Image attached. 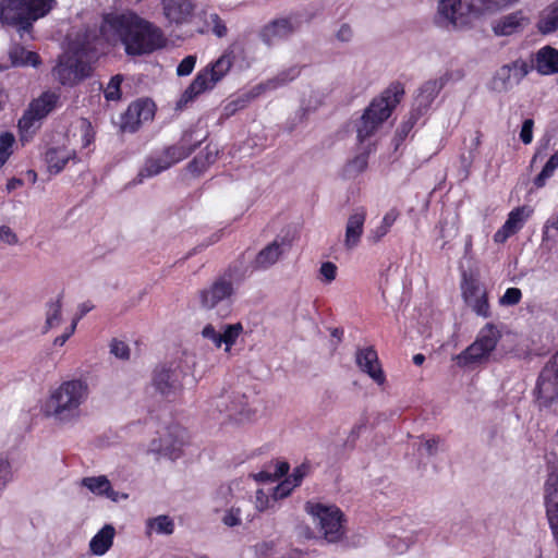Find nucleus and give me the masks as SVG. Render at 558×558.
I'll list each match as a JSON object with an SVG mask.
<instances>
[{"instance_id":"nucleus-31","label":"nucleus","mask_w":558,"mask_h":558,"mask_svg":"<svg viewBox=\"0 0 558 558\" xmlns=\"http://www.w3.org/2000/svg\"><path fill=\"white\" fill-rule=\"evenodd\" d=\"M490 353L486 351L480 342L474 341L464 351L458 354L454 360L459 366L465 367L481 363L488 359Z\"/></svg>"},{"instance_id":"nucleus-47","label":"nucleus","mask_w":558,"mask_h":558,"mask_svg":"<svg viewBox=\"0 0 558 558\" xmlns=\"http://www.w3.org/2000/svg\"><path fill=\"white\" fill-rule=\"evenodd\" d=\"M522 298V292L519 288H508L506 292L500 296L499 304L502 306L517 305Z\"/></svg>"},{"instance_id":"nucleus-9","label":"nucleus","mask_w":558,"mask_h":558,"mask_svg":"<svg viewBox=\"0 0 558 558\" xmlns=\"http://www.w3.org/2000/svg\"><path fill=\"white\" fill-rule=\"evenodd\" d=\"M193 148L184 141L166 148L165 150L148 157L138 172V182L146 178L158 175L179 161L185 159Z\"/></svg>"},{"instance_id":"nucleus-41","label":"nucleus","mask_w":558,"mask_h":558,"mask_svg":"<svg viewBox=\"0 0 558 558\" xmlns=\"http://www.w3.org/2000/svg\"><path fill=\"white\" fill-rule=\"evenodd\" d=\"M558 238V213L549 217L542 231L543 243L555 242Z\"/></svg>"},{"instance_id":"nucleus-64","label":"nucleus","mask_w":558,"mask_h":558,"mask_svg":"<svg viewBox=\"0 0 558 558\" xmlns=\"http://www.w3.org/2000/svg\"><path fill=\"white\" fill-rule=\"evenodd\" d=\"M549 173L554 174L556 169H558V154H554L548 161L545 163L544 168Z\"/></svg>"},{"instance_id":"nucleus-17","label":"nucleus","mask_w":558,"mask_h":558,"mask_svg":"<svg viewBox=\"0 0 558 558\" xmlns=\"http://www.w3.org/2000/svg\"><path fill=\"white\" fill-rule=\"evenodd\" d=\"M355 363L377 385L383 386L385 384L386 376L380 366L377 352L373 347L357 349L355 352Z\"/></svg>"},{"instance_id":"nucleus-50","label":"nucleus","mask_w":558,"mask_h":558,"mask_svg":"<svg viewBox=\"0 0 558 558\" xmlns=\"http://www.w3.org/2000/svg\"><path fill=\"white\" fill-rule=\"evenodd\" d=\"M110 352L118 359L128 360L130 357L129 345L121 340L113 339L110 343Z\"/></svg>"},{"instance_id":"nucleus-2","label":"nucleus","mask_w":558,"mask_h":558,"mask_svg":"<svg viewBox=\"0 0 558 558\" xmlns=\"http://www.w3.org/2000/svg\"><path fill=\"white\" fill-rule=\"evenodd\" d=\"M89 397L85 380L69 379L49 391L43 413L59 425L76 424L83 416V405Z\"/></svg>"},{"instance_id":"nucleus-15","label":"nucleus","mask_w":558,"mask_h":558,"mask_svg":"<svg viewBox=\"0 0 558 558\" xmlns=\"http://www.w3.org/2000/svg\"><path fill=\"white\" fill-rule=\"evenodd\" d=\"M183 377L184 372L179 366H162L155 371L154 387L167 398L174 397L183 389Z\"/></svg>"},{"instance_id":"nucleus-26","label":"nucleus","mask_w":558,"mask_h":558,"mask_svg":"<svg viewBox=\"0 0 558 558\" xmlns=\"http://www.w3.org/2000/svg\"><path fill=\"white\" fill-rule=\"evenodd\" d=\"M519 0H469V10L475 17L496 14Z\"/></svg>"},{"instance_id":"nucleus-3","label":"nucleus","mask_w":558,"mask_h":558,"mask_svg":"<svg viewBox=\"0 0 558 558\" xmlns=\"http://www.w3.org/2000/svg\"><path fill=\"white\" fill-rule=\"evenodd\" d=\"M56 0H0V22L29 32L33 23L46 16Z\"/></svg>"},{"instance_id":"nucleus-56","label":"nucleus","mask_w":558,"mask_h":558,"mask_svg":"<svg viewBox=\"0 0 558 558\" xmlns=\"http://www.w3.org/2000/svg\"><path fill=\"white\" fill-rule=\"evenodd\" d=\"M533 126L534 121L532 119H526L521 128L520 140L525 144H530L533 140Z\"/></svg>"},{"instance_id":"nucleus-27","label":"nucleus","mask_w":558,"mask_h":558,"mask_svg":"<svg viewBox=\"0 0 558 558\" xmlns=\"http://www.w3.org/2000/svg\"><path fill=\"white\" fill-rule=\"evenodd\" d=\"M286 251V243L283 240H275L266 247H264L255 258V267L259 269H267L275 265L283 255Z\"/></svg>"},{"instance_id":"nucleus-44","label":"nucleus","mask_w":558,"mask_h":558,"mask_svg":"<svg viewBox=\"0 0 558 558\" xmlns=\"http://www.w3.org/2000/svg\"><path fill=\"white\" fill-rule=\"evenodd\" d=\"M14 141V136L11 133L7 132L0 134V167H2L10 157Z\"/></svg>"},{"instance_id":"nucleus-14","label":"nucleus","mask_w":558,"mask_h":558,"mask_svg":"<svg viewBox=\"0 0 558 558\" xmlns=\"http://www.w3.org/2000/svg\"><path fill=\"white\" fill-rule=\"evenodd\" d=\"M242 332L243 326L240 323L221 325L219 329L211 324H207L202 329L201 335L204 339L210 341L215 348L223 347L225 352L229 353Z\"/></svg>"},{"instance_id":"nucleus-21","label":"nucleus","mask_w":558,"mask_h":558,"mask_svg":"<svg viewBox=\"0 0 558 558\" xmlns=\"http://www.w3.org/2000/svg\"><path fill=\"white\" fill-rule=\"evenodd\" d=\"M154 117V104L149 100H137L132 102L122 117V129L133 132L144 121Z\"/></svg>"},{"instance_id":"nucleus-30","label":"nucleus","mask_w":558,"mask_h":558,"mask_svg":"<svg viewBox=\"0 0 558 558\" xmlns=\"http://www.w3.org/2000/svg\"><path fill=\"white\" fill-rule=\"evenodd\" d=\"M300 74V71L296 68H289L280 73H278L276 76L260 83L254 88L255 95H260L264 92L268 90H275L277 88H280L288 83L295 80Z\"/></svg>"},{"instance_id":"nucleus-29","label":"nucleus","mask_w":558,"mask_h":558,"mask_svg":"<svg viewBox=\"0 0 558 558\" xmlns=\"http://www.w3.org/2000/svg\"><path fill=\"white\" fill-rule=\"evenodd\" d=\"M536 28L543 35L558 29V0H554L539 12Z\"/></svg>"},{"instance_id":"nucleus-13","label":"nucleus","mask_w":558,"mask_h":558,"mask_svg":"<svg viewBox=\"0 0 558 558\" xmlns=\"http://www.w3.org/2000/svg\"><path fill=\"white\" fill-rule=\"evenodd\" d=\"M530 72L525 61L517 60L510 64L502 65L495 73L490 87L497 93H505L517 86Z\"/></svg>"},{"instance_id":"nucleus-12","label":"nucleus","mask_w":558,"mask_h":558,"mask_svg":"<svg viewBox=\"0 0 558 558\" xmlns=\"http://www.w3.org/2000/svg\"><path fill=\"white\" fill-rule=\"evenodd\" d=\"M234 294L231 280L219 278L198 292L199 304L205 310H214L219 305L229 306Z\"/></svg>"},{"instance_id":"nucleus-58","label":"nucleus","mask_w":558,"mask_h":558,"mask_svg":"<svg viewBox=\"0 0 558 558\" xmlns=\"http://www.w3.org/2000/svg\"><path fill=\"white\" fill-rule=\"evenodd\" d=\"M296 534L298 537L303 538L305 541H310L315 538V532L314 530L308 526L307 524H300L296 526Z\"/></svg>"},{"instance_id":"nucleus-57","label":"nucleus","mask_w":558,"mask_h":558,"mask_svg":"<svg viewBox=\"0 0 558 558\" xmlns=\"http://www.w3.org/2000/svg\"><path fill=\"white\" fill-rule=\"evenodd\" d=\"M335 36L341 43H349L353 38V29L349 24H341Z\"/></svg>"},{"instance_id":"nucleus-55","label":"nucleus","mask_w":558,"mask_h":558,"mask_svg":"<svg viewBox=\"0 0 558 558\" xmlns=\"http://www.w3.org/2000/svg\"><path fill=\"white\" fill-rule=\"evenodd\" d=\"M367 167V157L359 155L348 163V171L350 173H360Z\"/></svg>"},{"instance_id":"nucleus-43","label":"nucleus","mask_w":558,"mask_h":558,"mask_svg":"<svg viewBox=\"0 0 558 558\" xmlns=\"http://www.w3.org/2000/svg\"><path fill=\"white\" fill-rule=\"evenodd\" d=\"M206 26L208 29H211V32L219 38L225 37L227 35V26L225 25L223 21L220 19V16L217 13H210L206 17Z\"/></svg>"},{"instance_id":"nucleus-36","label":"nucleus","mask_w":558,"mask_h":558,"mask_svg":"<svg viewBox=\"0 0 558 558\" xmlns=\"http://www.w3.org/2000/svg\"><path fill=\"white\" fill-rule=\"evenodd\" d=\"M399 216L400 213L398 209L391 208L388 210L383 217L380 225L371 231L368 236L369 241L378 243L389 232Z\"/></svg>"},{"instance_id":"nucleus-24","label":"nucleus","mask_w":558,"mask_h":558,"mask_svg":"<svg viewBox=\"0 0 558 558\" xmlns=\"http://www.w3.org/2000/svg\"><path fill=\"white\" fill-rule=\"evenodd\" d=\"M532 68L542 75L558 73V50L551 46L542 47L532 59Z\"/></svg>"},{"instance_id":"nucleus-37","label":"nucleus","mask_w":558,"mask_h":558,"mask_svg":"<svg viewBox=\"0 0 558 558\" xmlns=\"http://www.w3.org/2000/svg\"><path fill=\"white\" fill-rule=\"evenodd\" d=\"M442 87L444 82L438 80L428 81L423 84L416 98L418 106L427 108L437 97Z\"/></svg>"},{"instance_id":"nucleus-35","label":"nucleus","mask_w":558,"mask_h":558,"mask_svg":"<svg viewBox=\"0 0 558 558\" xmlns=\"http://www.w3.org/2000/svg\"><path fill=\"white\" fill-rule=\"evenodd\" d=\"M533 209L529 206H520L512 209L504 226L508 229L512 234L517 233L523 227L524 222L532 215Z\"/></svg>"},{"instance_id":"nucleus-20","label":"nucleus","mask_w":558,"mask_h":558,"mask_svg":"<svg viewBox=\"0 0 558 558\" xmlns=\"http://www.w3.org/2000/svg\"><path fill=\"white\" fill-rule=\"evenodd\" d=\"M462 295L465 303L482 317L489 316V304L486 290L474 280H465L462 286Z\"/></svg>"},{"instance_id":"nucleus-48","label":"nucleus","mask_w":558,"mask_h":558,"mask_svg":"<svg viewBox=\"0 0 558 558\" xmlns=\"http://www.w3.org/2000/svg\"><path fill=\"white\" fill-rule=\"evenodd\" d=\"M337 266L331 262H325L320 265L319 277L325 283H331L337 277Z\"/></svg>"},{"instance_id":"nucleus-51","label":"nucleus","mask_w":558,"mask_h":558,"mask_svg":"<svg viewBox=\"0 0 558 558\" xmlns=\"http://www.w3.org/2000/svg\"><path fill=\"white\" fill-rule=\"evenodd\" d=\"M482 133L480 131H475L470 138L469 144V157H468V163H472L476 157L477 150L482 144Z\"/></svg>"},{"instance_id":"nucleus-34","label":"nucleus","mask_w":558,"mask_h":558,"mask_svg":"<svg viewBox=\"0 0 558 558\" xmlns=\"http://www.w3.org/2000/svg\"><path fill=\"white\" fill-rule=\"evenodd\" d=\"M501 337V332L500 330L498 329L497 326H495L494 324H486L478 332L475 341L476 342H480V344L486 350L488 351L489 353H492L499 339Z\"/></svg>"},{"instance_id":"nucleus-61","label":"nucleus","mask_w":558,"mask_h":558,"mask_svg":"<svg viewBox=\"0 0 558 558\" xmlns=\"http://www.w3.org/2000/svg\"><path fill=\"white\" fill-rule=\"evenodd\" d=\"M513 235L506 227H502L494 234V241L496 243H504L507 241L509 236Z\"/></svg>"},{"instance_id":"nucleus-6","label":"nucleus","mask_w":558,"mask_h":558,"mask_svg":"<svg viewBox=\"0 0 558 558\" xmlns=\"http://www.w3.org/2000/svg\"><path fill=\"white\" fill-rule=\"evenodd\" d=\"M304 510L317 524L323 539L327 543L338 544L345 537L347 518L343 511L336 505L308 500L304 505Z\"/></svg>"},{"instance_id":"nucleus-45","label":"nucleus","mask_w":558,"mask_h":558,"mask_svg":"<svg viewBox=\"0 0 558 558\" xmlns=\"http://www.w3.org/2000/svg\"><path fill=\"white\" fill-rule=\"evenodd\" d=\"M123 81L122 75L117 74L109 81L107 87L105 88V97L107 100H118L120 99V87Z\"/></svg>"},{"instance_id":"nucleus-52","label":"nucleus","mask_w":558,"mask_h":558,"mask_svg":"<svg viewBox=\"0 0 558 558\" xmlns=\"http://www.w3.org/2000/svg\"><path fill=\"white\" fill-rule=\"evenodd\" d=\"M13 472L8 460L0 458V487H4L11 483Z\"/></svg>"},{"instance_id":"nucleus-49","label":"nucleus","mask_w":558,"mask_h":558,"mask_svg":"<svg viewBox=\"0 0 558 558\" xmlns=\"http://www.w3.org/2000/svg\"><path fill=\"white\" fill-rule=\"evenodd\" d=\"M439 444V438L427 439L418 446L417 452L420 456L433 457L438 452Z\"/></svg>"},{"instance_id":"nucleus-33","label":"nucleus","mask_w":558,"mask_h":558,"mask_svg":"<svg viewBox=\"0 0 558 558\" xmlns=\"http://www.w3.org/2000/svg\"><path fill=\"white\" fill-rule=\"evenodd\" d=\"M10 60L16 66H37L40 62L39 56L36 52L27 51L22 46H13L9 52Z\"/></svg>"},{"instance_id":"nucleus-7","label":"nucleus","mask_w":558,"mask_h":558,"mask_svg":"<svg viewBox=\"0 0 558 558\" xmlns=\"http://www.w3.org/2000/svg\"><path fill=\"white\" fill-rule=\"evenodd\" d=\"M232 64V53H222L214 63L198 72L192 84L184 92L181 101L187 102L201 93L211 89L230 71Z\"/></svg>"},{"instance_id":"nucleus-28","label":"nucleus","mask_w":558,"mask_h":558,"mask_svg":"<svg viewBox=\"0 0 558 558\" xmlns=\"http://www.w3.org/2000/svg\"><path fill=\"white\" fill-rule=\"evenodd\" d=\"M116 530L111 524L104 525L90 539L89 550L96 556L105 555L112 546Z\"/></svg>"},{"instance_id":"nucleus-62","label":"nucleus","mask_w":558,"mask_h":558,"mask_svg":"<svg viewBox=\"0 0 558 558\" xmlns=\"http://www.w3.org/2000/svg\"><path fill=\"white\" fill-rule=\"evenodd\" d=\"M240 522H241V520L239 518V514L234 513L233 511L228 512L223 517V523L228 526H235V525L240 524Z\"/></svg>"},{"instance_id":"nucleus-60","label":"nucleus","mask_w":558,"mask_h":558,"mask_svg":"<svg viewBox=\"0 0 558 558\" xmlns=\"http://www.w3.org/2000/svg\"><path fill=\"white\" fill-rule=\"evenodd\" d=\"M75 328H76V320H73L71 326L66 329V331L63 335H61L54 339V344L62 347L68 341V339L74 333Z\"/></svg>"},{"instance_id":"nucleus-25","label":"nucleus","mask_w":558,"mask_h":558,"mask_svg":"<svg viewBox=\"0 0 558 558\" xmlns=\"http://www.w3.org/2000/svg\"><path fill=\"white\" fill-rule=\"evenodd\" d=\"M365 220L366 211L365 209L362 208L356 209L349 216L344 235V246L348 250L354 248L360 243L361 236L364 231Z\"/></svg>"},{"instance_id":"nucleus-63","label":"nucleus","mask_w":558,"mask_h":558,"mask_svg":"<svg viewBox=\"0 0 558 558\" xmlns=\"http://www.w3.org/2000/svg\"><path fill=\"white\" fill-rule=\"evenodd\" d=\"M553 174L546 171L545 169H542L539 174L535 178L534 184L536 187H543L546 184V181L551 177Z\"/></svg>"},{"instance_id":"nucleus-53","label":"nucleus","mask_w":558,"mask_h":558,"mask_svg":"<svg viewBox=\"0 0 558 558\" xmlns=\"http://www.w3.org/2000/svg\"><path fill=\"white\" fill-rule=\"evenodd\" d=\"M196 63V57L195 56H187L185 57L178 65L177 68V74L179 76H186L191 74L194 70Z\"/></svg>"},{"instance_id":"nucleus-46","label":"nucleus","mask_w":558,"mask_h":558,"mask_svg":"<svg viewBox=\"0 0 558 558\" xmlns=\"http://www.w3.org/2000/svg\"><path fill=\"white\" fill-rule=\"evenodd\" d=\"M83 488H111L112 482L106 475L84 477L81 482Z\"/></svg>"},{"instance_id":"nucleus-22","label":"nucleus","mask_w":558,"mask_h":558,"mask_svg":"<svg viewBox=\"0 0 558 558\" xmlns=\"http://www.w3.org/2000/svg\"><path fill=\"white\" fill-rule=\"evenodd\" d=\"M290 471V464L282 459H272L266 462L262 470L256 473L248 474L256 485H271L282 482L283 476Z\"/></svg>"},{"instance_id":"nucleus-4","label":"nucleus","mask_w":558,"mask_h":558,"mask_svg":"<svg viewBox=\"0 0 558 558\" xmlns=\"http://www.w3.org/2000/svg\"><path fill=\"white\" fill-rule=\"evenodd\" d=\"M403 95L400 86L386 89L379 97L373 99L356 121L355 129L360 142L371 137L380 125L390 117Z\"/></svg>"},{"instance_id":"nucleus-16","label":"nucleus","mask_w":558,"mask_h":558,"mask_svg":"<svg viewBox=\"0 0 558 558\" xmlns=\"http://www.w3.org/2000/svg\"><path fill=\"white\" fill-rule=\"evenodd\" d=\"M468 7L469 0H438V17L454 27L464 26L471 17H475Z\"/></svg>"},{"instance_id":"nucleus-54","label":"nucleus","mask_w":558,"mask_h":558,"mask_svg":"<svg viewBox=\"0 0 558 558\" xmlns=\"http://www.w3.org/2000/svg\"><path fill=\"white\" fill-rule=\"evenodd\" d=\"M19 242L17 235L14 231L8 226L0 227V243L7 245H15Z\"/></svg>"},{"instance_id":"nucleus-42","label":"nucleus","mask_w":558,"mask_h":558,"mask_svg":"<svg viewBox=\"0 0 558 558\" xmlns=\"http://www.w3.org/2000/svg\"><path fill=\"white\" fill-rule=\"evenodd\" d=\"M75 129L80 131L82 147L85 148L89 146L94 141L92 123L87 119L81 118L76 121Z\"/></svg>"},{"instance_id":"nucleus-1","label":"nucleus","mask_w":558,"mask_h":558,"mask_svg":"<svg viewBox=\"0 0 558 558\" xmlns=\"http://www.w3.org/2000/svg\"><path fill=\"white\" fill-rule=\"evenodd\" d=\"M100 34L108 43L123 44L131 56L150 53L165 45L161 29L133 12L104 15Z\"/></svg>"},{"instance_id":"nucleus-32","label":"nucleus","mask_w":558,"mask_h":558,"mask_svg":"<svg viewBox=\"0 0 558 558\" xmlns=\"http://www.w3.org/2000/svg\"><path fill=\"white\" fill-rule=\"evenodd\" d=\"M312 473V464L307 461L295 466L291 473L283 476L282 482L276 488H296L303 484L305 477Z\"/></svg>"},{"instance_id":"nucleus-8","label":"nucleus","mask_w":558,"mask_h":558,"mask_svg":"<svg viewBox=\"0 0 558 558\" xmlns=\"http://www.w3.org/2000/svg\"><path fill=\"white\" fill-rule=\"evenodd\" d=\"M187 433L181 426H171L153 439L147 452L155 456L156 460L168 459L175 461L183 454V448L187 444Z\"/></svg>"},{"instance_id":"nucleus-23","label":"nucleus","mask_w":558,"mask_h":558,"mask_svg":"<svg viewBox=\"0 0 558 558\" xmlns=\"http://www.w3.org/2000/svg\"><path fill=\"white\" fill-rule=\"evenodd\" d=\"M76 159V150L69 147L66 144L49 147L45 155L44 160L47 171L50 174L60 173L70 160Z\"/></svg>"},{"instance_id":"nucleus-40","label":"nucleus","mask_w":558,"mask_h":558,"mask_svg":"<svg viewBox=\"0 0 558 558\" xmlns=\"http://www.w3.org/2000/svg\"><path fill=\"white\" fill-rule=\"evenodd\" d=\"M62 303L60 299L51 300L46 305L45 331L57 327L61 322Z\"/></svg>"},{"instance_id":"nucleus-5","label":"nucleus","mask_w":558,"mask_h":558,"mask_svg":"<svg viewBox=\"0 0 558 558\" xmlns=\"http://www.w3.org/2000/svg\"><path fill=\"white\" fill-rule=\"evenodd\" d=\"M96 37L85 33L82 38H77L71 46L73 56L66 53L62 56L59 63L53 69V75L63 85H72L88 76L90 65L83 57L95 49L93 40Z\"/></svg>"},{"instance_id":"nucleus-10","label":"nucleus","mask_w":558,"mask_h":558,"mask_svg":"<svg viewBox=\"0 0 558 558\" xmlns=\"http://www.w3.org/2000/svg\"><path fill=\"white\" fill-rule=\"evenodd\" d=\"M537 403L541 409L558 408V352L541 372L537 385Z\"/></svg>"},{"instance_id":"nucleus-38","label":"nucleus","mask_w":558,"mask_h":558,"mask_svg":"<svg viewBox=\"0 0 558 558\" xmlns=\"http://www.w3.org/2000/svg\"><path fill=\"white\" fill-rule=\"evenodd\" d=\"M218 151L215 147L207 146L202 150L190 163L191 171L195 173L203 172L209 165L214 163L217 159Z\"/></svg>"},{"instance_id":"nucleus-39","label":"nucleus","mask_w":558,"mask_h":558,"mask_svg":"<svg viewBox=\"0 0 558 558\" xmlns=\"http://www.w3.org/2000/svg\"><path fill=\"white\" fill-rule=\"evenodd\" d=\"M147 534L155 531L157 534L171 535L174 532V522L169 515H157L146 521Z\"/></svg>"},{"instance_id":"nucleus-59","label":"nucleus","mask_w":558,"mask_h":558,"mask_svg":"<svg viewBox=\"0 0 558 558\" xmlns=\"http://www.w3.org/2000/svg\"><path fill=\"white\" fill-rule=\"evenodd\" d=\"M256 507L259 511H263L269 507V497L265 494V490H256Z\"/></svg>"},{"instance_id":"nucleus-18","label":"nucleus","mask_w":558,"mask_h":558,"mask_svg":"<svg viewBox=\"0 0 558 558\" xmlns=\"http://www.w3.org/2000/svg\"><path fill=\"white\" fill-rule=\"evenodd\" d=\"M299 28L296 20L291 17L277 19L266 24L260 31V39L268 46L290 37Z\"/></svg>"},{"instance_id":"nucleus-11","label":"nucleus","mask_w":558,"mask_h":558,"mask_svg":"<svg viewBox=\"0 0 558 558\" xmlns=\"http://www.w3.org/2000/svg\"><path fill=\"white\" fill-rule=\"evenodd\" d=\"M59 94L56 92H44L38 98L34 99L26 112L19 121L22 131L27 132L36 126V123L46 118L59 104Z\"/></svg>"},{"instance_id":"nucleus-19","label":"nucleus","mask_w":558,"mask_h":558,"mask_svg":"<svg viewBox=\"0 0 558 558\" xmlns=\"http://www.w3.org/2000/svg\"><path fill=\"white\" fill-rule=\"evenodd\" d=\"M530 23L531 19L526 12L517 10L495 20L492 29L496 36H511L525 29Z\"/></svg>"}]
</instances>
